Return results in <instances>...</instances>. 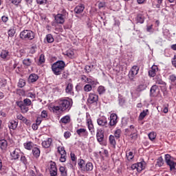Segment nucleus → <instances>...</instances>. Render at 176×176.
Wrapping results in <instances>:
<instances>
[{
    "instance_id": "aec40b11",
    "label": "nucleus",
    "mask_w": 176,
    "mask_h": 176,
    "mask_svg": "<svg viewBox=\"0 0 176 176\" xmlns=\"http://www.w3.org/2000/svg\"><path fill=\"white\" fill-rule=\"evenodd\" d=\"M38 79H39V76H38V74H32L29 76L28 82H30V83H34L36 82Z\"/></svg>"
},
{
    "instance_id": "13d9d810",
    "label": "nucleus",
    "mask_w": 176,
    "mask_h": 176,
    "mask_svg": "<svg viewBox=\"0 0 176 176\" xmlns=\"http://www.w3.org/2000/svg\"><path fill=\"white\" fill-rule=\"evenodd\" d=\"M70 156H71V160H72V162H75V163H76V155H75V153H70Z\"/></svg>"
},
{
    "instance_id": "09e8293b",
    "label": "nucleus",
    "mask_w": 176,
    "mask_h": 176,
    "mask_svg": "<svg viewBox=\"0 0 176 176\" xmlns=\"http://www.w3.org/2000/svg\"><path fill=\"white\" fill-rule=\"evenodd\" d=\"M59 161L61 163H65V162H67V154H63V155H60Z\"/></svg>"
},
{
    "instance_id": "052dcab7",
    "label": "nucleus",
    "mask_w": 176,
    "mask_h": 176,
    "mask_svg": "<svg viewBox=\"0 0 176 176\" xmlns=\"http://www.w3.org/2000/svg\"><path fill=\"white\" fill-rule=\"evenodd\" d=\"M64 137H65V138H66V140L68 139V138H69V137H71V132H69V131H65V132L64 133Z\"/></svg>"
},
{
    "instance_id": "c03bdc74",
    "label": "nucleus",
    "mask_w": 176,
    "mask_h": 176,
    "mask_svg": "<svg viewBox=\"0 0 176 176\" xmlns=\"http://www.w3.org/2000/svg\"><path fill=\"white\" fill-rule=\"evenodd\" d=\"M0 56H1V58H6V57H8V56H9V51H8V50L1 51Z\"/></svg>"
},
{
    "instance_id": "cd10ccee",
    "label": "nucleus",
    "mask_w": 176,
    "mask_h": 176,
    "mask_svg": "<svg viewBox=\"0 0 176 176\" xmlns=\"http://www.w3.org/2000/svg\"><path fill=\"white\" fill-rule=\"evenodd\" d=\"M23 145H24V148L25 149H28V151H31V149L34 148V143H32V142H27L24 143Z\"/></svg>"
},
{
    "instance_id": "e2e57ef3",
    "label": "nucleus",
    "mask_w": 176,
    "mask_h": 176,
    "mask_svg": "<svg viewBox=\"0 0 176 176\" xmlns=\"http://www.w3.org/2000/svg\"><path fill=\"white\" fill-rule=\"evenodd\" d=\"M35 52H36V46L34 45L30 48V53H31V54H34V53H35Z\"/></svg>"
},
{
    "instance_id": "a19ab883",
    "label": "nucleus",
    "mask_w": 176,
    "mask_h": 176,
    "mask_svg": "<svg viewBox=\"0 0 176 176\" xmlns=\"http://www.w3.org/2000/svg\"><path fill=\"white\" fill-rule=\"evenodd\" d=\"M126 156L128 160H133V159H134V153L131 151L126 152Z\"/></svg>"
},
{
    "instance_id": "39448f33",
    "label": "nucleus",
    "mask_w": 176,
    "mask_h": 176,
    "mask_svg": "<svg viewBox=\"0 0 176 176\" xmlns=\"http://www.w3.org/2000/svg\"><path fill=\"white\" fill-rule=\"evenodd\" d=\"M98 85V82L94 80L91 81V82H87V84L84 86L83 90L85 91V93H89L96 87V85Z\"/></svg>"
},
{
    "instance_id": "5fc2aeb1",
    "label": "nucleus",
    "mask_w": 176,
    "mask_h": 176,
    "mask_svg": "<svg viewBox=\"0 0 176 176\" xmlns=\"http://www.w3.org/2000/svg\"><path fill=\"white\" fill-rule=\"evenodd\" d=\"M169 80H170L171 83H175L176 82V76L175 74H172L169 76Z\"/></svg>"
},
{
    "instance_id": "4be33fe9",
    "label": "nucleus",
    "mask_w": 176,
    "mask_h": 176,
    "mask_svg": "<svg viewBox=\"0 0 176 176\" xmlns=\"http://www.w3.org/2000/svg\"><path fill=\"white\" fill-rule=\"evenodd\" d=\"M19 124V122L15 120H11L8 123V127L9 129H11L12 130H16L17 129V126Z\"/></svg>"
},
{
    "instance_id": "37998d69",
    "label": "nucleus",
    "mask_w": 176,
    "mask_h": 176,
    "mask_svg": "<svg viewBox=\"0 0 176 176\" xmlns=\"http://www.w3.org/2000/svg\"><path fill=\"white\" fill-rule=\"evenodd\" d=\"M50 166V171H57V167H56V162H53L51 161Z\"/></svg>"
},
{
    "instance_id": "2f4dec72",
    "label": "nucleus",
    "mask_w": 176,
    "mask_h": 176,
    "mask_svg": "<svg viewBox=\"0 0 176 176\" xmlns=\"http://www.w3.org/2000/svg\"><path fill=\"white\" fill-rule=\"evenodd\" d=\"M38 65H40L41 67H43L45 65V55L41 54L39 57Z\"/></svg>"
},
{
    "instance_id": "e433bc0d",
    "label": "nucleus",
    "mask_w": 176,
    "mask_h": 176,
    "mask_svg": "<svg viewBox=\"0 0 176 176\" xmlns=\"http://www.w3.org/2000/svg\"><path fill=\"white\" fill-rule=\"evenodd\" d=\"M23 65H25V67H30L31 66V64H32V60L30 58H25L23 60Z\"/></svg>"
},
{
    "instance_id": "49530a36",
    "label": "nucleus",
    "mask_w": 176,
    "mask_h": 176,
    "mask_svg": "<svg viewBox=\"0 0 176 176\" xmlns=\"http://www.w3.org/2000/svg\"><path fill=\"white\" fill-rule=\"evenodd\" d=\"M59 171L62 176H67V171H65V168L64 166H60L59 168Z\"/></svg>"
},
{
    "instance_id": "c9c22d12",
    "label": "nucleus",
    "mask_w": 176,
    "mask_h": 176,
    "mask_svg": "<svg viewBox=\"0 0 176 176\" xmlns=\"http://www.w3.org/2000/svg\"><path fill=\"white\" fill-rule=\"evenodd\" d=\"M109 140L111 145L115 148V146H116V140H115V136L111 135L109 138Z\"/></svg>"
},
{
    "instance_id": "0eeeda50",
    "label": "nucleus",
    "mask_w": 176,
    "mask_h": 176,
    "mask_svg": "<svg viewBox=\"0 0 176 176\" xmlns=\"http://www.w3.org/2000/svg\"><path fill=\"white\" fill-rule=\"evenodd\" d=\"M160 93V89L159 87L156 85H154L151 87L150 89V96L151 97H157Z\"/></svg>"
},
{
    "instance_id": "bf43d9fd",
    "label": "nucleus",
    "mask_w": 176,
    "mask_h": 176,
    "mask_svg": "<svg viewBox=\"0 0 176 176\" xmlns=\"http://www.w3.org/2000/svg\"><path fill=\"white\" fill-rule=\"evenodd\" d=\"M9 21V17H8V16H3L1 17V21H3V23H8V21Z\"/></svg>"
},
{
    "instance_id": "f704fd0d",
    "label": "nucleus",
    "mask_w": 176,
    "mask_h": 176,
    "mask_svg": "<svg viewBox=\"0 0 176 176\" xmlns=\"http://www.w3.org/2000/svg\"><path fill=\"white\" fill-rule=\"evenodd\" d=\"M78 165L81 171H83L84 168H85V160L80 159L78 160Z\"/></svg>"
},
{
    "instance_id": "7c9ffc66",
    "label": "nucleus",
    "mask_w": 176,
    "mask_h": 176,
    "mask_svg": "<svg viewBox=\"0 0 176 176\" xmlns=\"http://www.w3.org/2000/svg\"><path fill=\"white\" fill-rule=\"evenodd\" d=\"M32 154L34 156V157H39L41 155V150H39L36 147H34L32 148Z\"/></svg>"
},
{
    "instance_id": "423d86ee",
    "label": "nucleus",
    "mask_w": 176,
    "mask_h": 176,
    "mask_svg": "<svg viewBox=\"0 0 176 176\" xmlns=\"http://www.w3.org/2000/svg\"><path fill=\"white\" fill-rule=\"evenodd\" d=\"M138 71H140V67H138V66L134 65L131 67L129 73V78L131 80H133L135 76L138 75Z\"/></svg>"
},
{
    "instance_id": "680f3d73",
    "label": "nucleus",
    "mask_w": 176,
    "mask_h": 176,
    "mask_svg": "<svg viewBox=\"0 0 176 176\" xmlns=\"http://www.w3.org/2000/svg\"><path fill=\"white\" fill-rule=\"evenodd\" d=\"M11 3H13V5H19L21 2V0H10Z\"/></svg>"
},
{
    "instance_id": "473e14b6",
    "label": "nucleus",
    "mask_w": 176,
    "mask_h": 176,
    "mask_svg": "<svg viewBox=\"0 0 176 176\" xmlns=\"http://www.w3.org/2000/svg\"><path fill=\"white\" fill-rule=\"evenodd\" d=\"M147 87L148 85H146V83H142L139 85L138 87H137L138 91H144V90H146Z\"/></svg>"
},
{
    "instance_id": "5701e85b",
    "label": "nucleus",
    "mask_w": 176,
    "mask_h": 176,
    "mask_svg": "<svg viewBox=\"0 0 176 176\" xmlns=\"http://www.w3.org/2000/svg\"><path fill=\"white\" fill-rule=\"evenodd\" d=\"M135 21L137 23H140V24H144V21H145V17L142 14H138L135 17Z\"/></svg>"
},
{
    "instance_id": "4468645a",
    "label": "nucleus",
    "mask_w": 176,
    "mask_h": 176,
    "mask_svg": "<svg viewBox=\"0 0 176 176\" xmlns=\"http://www.w3.org/2000/svg\"><path fill=\"white\" fill-rule=\"evenodd\" d=\"M16 104L21 109V111L22 113H27V112H28V111H29L28 106L24 104L23 101L17 102Z\"/></svg>"
},
{
    "instance_id": "9d476101",
    "label": "nucleus",
    "mask_w": 176,
    "mask_h": 176,
    "mask_svg": "<svg viewBox=\"0 0 176 176\" xmlns=\"http://www.w3.org/2000/svg\"><path fill=\"white\" fill-rule=\"evenodd\" d=\"M96 138L99 144H102V142H104V131H102V129H97Z\"/></svg>"
},
{
    "instance_id": "b1692460",
    "label": "nucleus",
    "mask_w": 176,
    "mask_h": 176,
    "mask_svg": "<svg viewBox=\"0 0 176 176\" xmlns=\"http://www.w3.org/2000/svg\"><path fill=\"white\" fill-rule=\"evenodd\" d=\"M93 168H94L93 163L87 162L85 164L82 171H87V172L93 171Z\"/></svg>"
},
{
    "instance_id": "ea45409f",
    "label": "nucleus",
    "mask_w": 176,
    "mask_h": 176,
    "mask_svg": "<svg viewBox=\"0 0 176 176\" xmlns=\"http://www.w3.org/2000/svg\"><path fill=\"white\" fill-rule=\"evenodd\" d=\"M46 40L48 43H53L54 42V38H53L52 34H47Z\"/></svg>"
},
{
    "instance_id": "603ef678",
    "label": "nucleus",
    "mask_w": 176,
    "mask_h": 176,
    "mask_svg": "<svg viewBox=\"0 0 176 176\" xmlns=\"http://www.w3.org/2000/svg\"><path fill=\"white\" fill-rule=\"evenodd\" d=\"M163 164H164V163L163 162V158L160 157L157 160V166H158V167H162V166H163Z\"/></svg>"
},
{
    "instance_id": "412c9836",
    "label": "nucleus",
    "mask_w": 176,
    "mask_h": 176,
    "mask_svg": "<svg viewBox=\"0 0 176 176\" xmlns=\"http://www.w3.org/2000/svg\"><path fill=\"white\" fill-rule=\"evenodd\" d=\"M83 10H85V5H83V4L77 6L74 8V12H75V13H76V14H80V13L83 12Z\"/></svg>"
},
{
    "instance_id": "a211bd4d",
    "label": "nucleus",
    "mask_w": 176,
    "mask_h": 176,
    "mask_svg": "<svg viewBox=\"0 0 176 176\" xmlns=\"http://www.w3.org/2000/svg\"><path fill=\"white\" fill-rule=\"evenodd\" d=\"M136 164L138 166V173H141L142 170H145V167H146V162H145V161H141Z\"/></svg>"
},
{
    "instance_id": "f257e3e1",
    "label": "nucleus",
    "mask_w": 176,
    "mask_h": 176,
    "mask_svg": "<svg viewBox=\"0 0 176 176\" xmlns=\"http://www.w3.org/2000/svg\"><path fill=\"white\" fill-rule=\"evenodd\" d=\"M58 106H54L52 107L53 112L55 113H60V112H66L69 111L72 108V104L74 102L72 99L67 98V99H60L58 102Z\"/></svg>"
},
{
    "instance_id": "1a4fd4ad",
    "label": "nucleus",
    "mask_w": 176,
    "mask_h": 176,
    "mask_svg": "<svg viewBox=\"0 0 176 176\" xmlns=\"http://www.w3.org/2000/svg\"><path fill=\"white\" fill-rule=\"evenodd\" d=\"M97 101H98V95L90 93L87 98L88 104H94L95 102H97Z\"/></svg>"
},
{
    "instance_id": "a18cd8bd",
    "label": "nucleus",
    "mask_w": 176,
    "mask_h": 176,
    "mask_svg": "<svg viewBox=\"0 0 176 176\" xmlns=\"http://www.w3.org/2000/svg\"><path fill=\"white\" fill-rule=\"evenodd\" d=\"M122 133V131L120 129H117L114 133V137L116 140L120 138V134Z\"/></svg>"
},
{
    "instance_id": "a878e982",
    "label": "nucleus",
    "mask_w": 176,
    "mask_h": 176,
    "mask_svg": "<svg viewBox=\"0 0 176 176\" xmlns=\"http://www.w3.org/2000/svg\"><path fill=\"white\" fill-rule=\"evenodd\" d=\"M154 81L157 85H164V81L162 80V76L157 75L155 77Z\"/></svg>"
},
{
    "instance_id": "338daca9",
    "label": "nucleus",
    "mask_w": 176,
    "mask_h": 176,
    "mask_svg": "<svg viewBox=\"0 0 176 176\" xmlns=\"http://www.w3.org/2000/svg\"><path fill=\"white\" fill-rule=\"evenodd\" d=\"M50 176H57V170H50Z\"/></svg>"
},
{
    "instance_id": "dca6fc26",
    "label": "nucleus",
    "mask_w": 176,
    "mask_h": 176,
    "mask_svg": "<svg viewBox=\"0 0 176 176\" xmlns=\"http://www.w3.org/2000/svg\"><path fill=\"white\" fill-rule=\"evenodd\" d=\"M55 21L57 24H64L65 19L63 14H58L55 16Z\"/></svg>"
},
{
    "instance_id": "7ed1b4c3",
    "label": "nucleus",
    "mask_w": 176,
    "mask_h": 176,
    "mask_svg": "<svg viewBox=\"0 0 176 176\" xmlns=\"http://www.w3.org/2000/svg\"><path fill=\"white\" fill-rule=\"evenodd\" d=\"M19 36L21 39L25 41H32V39L35 38V33H34V32H32V30H25L21 32Z\"/></svg>"
},
{
    "instance_id": "393cba45",
    "label": "nucleus",
    "mask_w": 176,
    "mask_h": 176,
    "mask_svg": "<svg viewBox=\"0 0 176 176\" xmlns=\"http://www.w3.org/2000/svg\"><path fill=\"white\" fill-rule=\"evenodd\" d=\"M8 148V142L6 140H0V148L1 151H6Z\"/></svg>"
},
{
    "instance_id": "864d4df0",
    "label": "nucleus",
    "mask_w": 176,
    "mask_h": 176,
    "mask_svg": "<svg viewBox=\"0 0 176 176\" xmlns=\"http://www.w3.org/2000/svg\"><path fill=\"white\" fill-rule=\"evenodd\" d=\"M118 101L119 105H120V107H123L124 105V103L126 102V99H124V98H120Z\"/></svg>"
},
{
    "instance_id": "f8f14e48",
    "label": "nucleus",
    "mask_w": 176,
    "mask_h": 176,
    "mask_svg": "<svg viewBox=\"0 0 176 176\" xmlns=\"http://www.w3.org/2000/svg\"><path fill=\"white\" fill-rule=\"evenodd\" d=\"M109 124V126H111V127H113L116 124H118V115H116V113L111 114Z\"/></svg>"
},
{
    "instance_id": "72a5a7b5",
    "label": "nucleus",
    "mask_w": 176,
    "mask_h": 176,
    "mask_svg": "<svg viewBox=\"0 0 176 176\" xmlns=\"http://www.w3.org/2000/svg\"><path fill=\"white\" fill-rule=\"evenodd\" d=\"M57 152L60 155L67 154V151H65V148H64V146H58Z\"/></svg>"
},
{
    "instance_id": "774afa93",
    "label": "nucleus",
    "mask_w": 176,
    "mask_h": 176,
    "mask_svg": "<svg viewBox=\"0 0 176 176\" xmlns=\"http://www.w3.org/2000/svg\"><path fill=\"white\" fill-rule=\"evenodd\" d=\"M29 176H36V173L34 170L29 171Z\"/></svg>"
},
{
    "instance_id": "ddd939ff",
    "label": "nucleus",
    "mask_w": 176,
    "mask_h": 176,
    "mask_svg": "<svg viewBox=\"0 0 176 176\" xmlns=\"http://www.w3.org/2000/svg\"><path fill=\"white\" fill-rule=\"evenodd\" d=\"M20 153H21L20 149L15 148L12 152L10 153V155L13 160H17L20 158Z\"/></svg>"
},
{
    "instance_id": "69168bd1",
    "label": "nucleus",
    "mask_w": 176,
    "mask_h": 176,
    "mask_svg": "<svg viewBox=\"0 0 176 176\" xmlns=\"http://www.w3.org/2000/svg\"><path fill=\"white\" fill-rule=\"evenodd\" d=\"M66 54L68 57H72L74 56V52L69 50L67 52Z\"/></svg>"
},
{
    "instance_id": "4c0bfd02",
    "label": "nucleus",
    "mask_w": 176,
    "mask_h": 176,
    "mask_svg": "<svg viewBox=\"0 0 176 176\" xmlns=\"http://www.w3.org/2000/svg\"><path fill=\"white\" fill-rule=\"evenodd\" d=\"M97 91L98 94L101 96V94H104V93H105V87L102 85H100L98 87Z\"/></svg>"
},
{
    "instance_id": "9b49d317",
    "label": "nucleus",
    "mask_w": 176,
    "mask_h": 176,
    "mask_svg": "<svg viewBox=\"0 0 176 176\" xmlns=\"http://www.w3.org/2000/svg\"><path fill=\"white\" fill-rule=\"evenodd\" d=\"M65 93L66 94H67L68 96H74V85L71 82H68L66 85V87H65Z\"/></svg>"
},
{
    "instance_id": "f3484780",
    "label": "nucleus",
    "mask_w": 176,
    "mask_h": 176,
    "mask_svg": "<svg viewBox=\"0 0 176 176\" xmlns=\"http://www.w3.org/2000/svg\"><path fill=\"white\" fill-rule=\"evenodd\" d=\"M87 124L91 134H94V125L93 124V121L91 120V118H88L87 120Z\"/></svg>"
},
{
    "instance_id": "2eb2a0df",
    "label": "nucleus",
    "mask_w": 176,
    "mask_h": 176,
    "mask_svg": "<svg viewBox=\"0 0 176 176\" xmlns=\"http://www.w3.org/2000/svg\"><path fill=\"white\" fill-rule=\"evenodd\" d=\"M76 133L79 137H87L89 135V132H87V130L83 128L77 129Z\"/></svg>"
},
{
    "instance_id": "8fccbe9b",
    "label": "nucleus",
    "mask_w": 176,
    "mask_h": 176,
    "mask_svg": "<svg viewBox=\"0 0 176 176\" xmlns=\"http://www.w3.org/2000/svg\"><path fill=\"white\" fill-rule=\"evenodd\" d=\"M23 103L24 104V105H26L28 107H30V105H31V104H32V102H31V100H30L28 98L24 99Z\"/></svg>"
},
{
    "instance_id": "bb28decb",
    "label": "nucleus",
    "mask_w": 176,
    "mask_h": 176,
    "mask_svg": "<svg viewBox=\"0 0 176 176\" xmlns=\"http://www.w3.org/2000/svg\"><path fill=\"white\" fill-rule=\"evenodd\" d=\"M148 113H149L148 109L143 110V111L140 113L139 116V120H144V118H145V116H146V115H148Z\"/></svg>"
},
{
    "instance_id": "3c124183",
    "label": "nucleus",
    "mask_w": 176,
    "mask_h": 176,
    "mask_svg": "<svg viewBox=\"0 0 176 176\" xmlns=\"http://www.w3.org/2000/svg\"><path fill=\"white\" fill-rule=\"evenodd\" d=\"M25 86V81H24V80L21 79L19 80V82H18V87H24Z\"/></svg>"
},
{
    "instance_id": "58836bf2",
    "label": "nucleus",
    "mask_w": 176,
    "mask_h": 176,
    "mask_svg": "<svg viewBox=\"0 0 176 176\" xmlns=\"http://www.w3.org/2000/svg\"><path fill=\"white\" fill-rule=\"evenodd\" d=\"M52 142H53V139L47 138V140H45V148H50Z\"/></svg>"
},
{
    "instance_id": "de8ad7c7",
    "label": "nucleus",
    "mask_w": 176,
    "mask_h": 176,
    "mask_svg": "<svg viewBox=\"0 0 176 176\" xmlns=\"http://www.w3.org/2000/svg\"><path fill=\"white\" fill-rule=\"evenodd\" d=\"M94 67V65H86L85 67V72H87V74L91 72V69H93Z\"/></svg>"
},
{
    "instance_id": "4d7b16f0",
    "label": "nucleus",
    "mask_w": 176,
    "mask_h": 176,
    "mask_svg": "<svg viewBox=\"0 0 176 176\" xmlns=\"http://www.w3.org/2000/svg\"><path fill=\"white\" fill-rule=\"evenodd\" d=\"M21 162L23 163V164H27V157H25L24 155H21Z\"/></svg>"
},
{
    "instance_id": "f03ea898",
    "label": "nucleus",
    "mask_w": 176,
    "mask_h": 176,
    "mask_svg": "<svg viewBox=\"0 0 176 176\" xmlns=\"http://www.w3.org/2000/svg\"><path fill=\"white\" fill-rule=\"evenodd\" d=\"M65 68V62L63 60H58L52 65V72L56 76L61 75V73L64 71Z\"/></svg>"
},
{
    "instance_id": "6e6552de",
    "label": "nucleus",
    "mask_w": 176,
    "mask_h": 176,
    "mask_svg": "<svg viewBox=\"0 0 176 176\" xmlns=\"http://www.w3.org/2000/svg\"><path fill=\"white\" fill-rule=\"evenodd\" d=\"M97 123L98 126H100L101 127H107L108 120H107V117L102 116L97 119Z\"/></svg>"
},
{
    "instance_id": "20e7f679",
    "label": "nucleus",
    "mask_w": 176,
    "mask_h": 176,
    "mask_svg": "<svg viewBox=\"0 0 176 176\" xmlns=\"http://www.w3.org/2000/svg\"><path fill=\"white\" fill-rule=\"evenodd\" d=\"M165 162L167 166H169L170 171L176 170V162L171 160V155L169 154L165 155Z\"/></svg>"
},
{
    "instance_id": "6e6d98bb",
    "label": "nucleus",
    "mask_w": 176,
    "mask_h": 176,
    "mask_svg": "<svg viewBox=\"0 0 176 176\" xmlns=\"http://www.w3.org/2000/svg\"><path fill=\"white\" fill-rule=\"evenodd\" d=\"M14 34H16V30H14V29H10L8 30L9 36L13 37L14 36Z\"/></svg>"
},
{
    "instance_id": "79ce46f5",
    "label": "nucleus",
    "mask_w": 176,
    "mask_h": 176,
    "mask_svg": "<svg viewBox=\"0 0 176 176\" xmlns=\"http://www.w3.org/2000/svg\"><path fill=\"white\" fill-rule=\"evenodd\" d=\"M148 138L151 141H154V140L156 139V133L155 132H151L150 133H148Z\"/></svg>"
},
{
    "instance_id": "c756f323",
    "label": "nucleus",
    "mask_w": 176,
    "mask_h": 176,
    "mask_svg": "<svg viewBox=\"0 0 176 176\" xmlns=\"http://www.w3.org/2000/svg\"><path fill=\"white\" fill-rule=\"evenodd\" d=\"M61 123H64V124H67L71 122V117L69 116H65L60 119Z\"/></svg>"
},
{
    "instance_id": "6ab92c4d",
    "label": "nucleus",
    "mask_w": 176,
    "mask_h": 176,
    "mask_svg": "<svg viewBox=\"0 0 176 176\" xmlns=\"http://www.w3.org/2000/svg\"><path fill=\"white\" fill-rule=\"evenodd\" d=\"M158 67L157 66H153L151 69L148 71V75L151 78H153L156 76V72L158 71Z\"/></svg>"
},
{
    "instance_id": "c85d7f7f",
    "label": "nucleus",
    "mask_w": 176,
    "mask_h": 176,
    "mask_svg": "<svg viewBox=\"0 0 176 176\" xmlns=\"http://www.w3.org/2000/svg\"><path fill=\"white\" fill-rule=\"evenodd\" d=\"M81 80L84 82V83H91V81L94 80L92 78H90L85 75L81 76Z\"/></svg>"
},
{
    "instance_id": "0e129e2a",
    "label": "nucleus",
    "mask_w": 176,
    "mask_h": 176,
    "mask_svg": "<svg viewBox=\"0 0 176 176\" xmlns=\"http://www.w3.org/2000/svg\"><path fill=\"white\" fill-rule=\"evenodd\" d=\"M104 8H105V2H100L98 3V8L99 9H102Z\"/></svg>"
}]
</instances>
